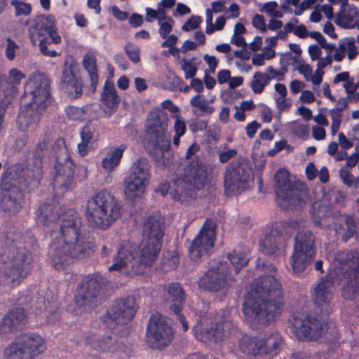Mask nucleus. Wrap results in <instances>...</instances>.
<instances>
[{"mask_svg": "<svg viewBox=\"0 0 359 359\" xmlns=\"http://www.w3.org/2000/svg\"><path fill=\"white\" fill-rule=\"evenodd\" d=\"M85 344L102 353H113L121 348V344L115 334H104L96 338L94 334L85 338Z\"/></svg>", "mask_w": 359, "mask_h": 359, "instance_id": "nucleus-26", "label": "nucleus"}, {"mask_svg": "<svg viewBox=\"0 0 359 359\" xmlns=\"http://www.w3.org/2000/svg\"><path fill=\"white\" fill-rule=\"evenodd\" d=\"M293 252L290 261L293 272L300 276L316 257L315 236L310 231H299L294 237Z\"/></svg>", "mask_w": 359, "mask_h": 359, "instance_id": "nucleus-12", "label": "nucleus"}, {"mask_svg": "<svg viewBox=\"0 0 359 359\" xmlns=\"http://www.w3.org/2000/svg\"><path fill=\"white\" fill-rule=\"evenodd\" d=\"M74 68V65L65 62L61 76V88L71 100H76L83 93L82 80L76 76Z\"/></svg>", "mask_w": 359, "mask_h": 359, "instance_id": "nucleus-24", "label": "nucleus"}, {"mask_svg": "<svg viewBox=\"0 0 359 359\" xmlns=\"http://www.w3.org/2000/svg\"><path fill=\"white\" fill-rule=\"evenodd\" d=\"M346 261L347 264L351 265L349 269H355L358 272V268L359 266V252L355 250L348 251L346 255Z\"/></svg>", "mask_w": 359, "mask_h": 359, "instance_id": "nucleus-51", "label": "nucleus"}, {"mask_svg": "<svg viewBox=\"0 0 359 359\" xmlns=\"http://www.w3.org/2000/svg\"><path fill=\"white\" fill-rule=\"evenodd\" d=\"M5 359H32L31 356L27 353L20 342L15 341L11 342L4 349Z\"/></svg>", "mask_w": 359, "mask_h": 359, "instance_id": "nucleus-43", "label": "nucleus"}, {"mask_svg": "<svg viewBox=\"0 0 359 359\" xmlns=\"http://www.w3.org/2000/svg\"><path fill=\"white\" fill-rule=\"evenodd\" d=\"M162 245L163 243L161 242L144 239L139 245L137 253L144 262L151 265L157 259Z\"/></svg>", "mask_w": 359, "mask_h": 359, "instance_id": "nucleus-33", "label": "nucleus"}, {"mask_svg": "<svg viewBox=\"0 0 359 359\" xmlns=\"http://www.w3.org/2000/svg\"><path fill=\"white\" fill-rule=\"evenodd\" d=\"M252 25L257 28L260 29L262 32H265L266 28V24L264 21V18L263 15L259 14H256L252 18Z\"/></svg>", "mask_w": 359, "mask_h": 359, "instance_id": "nucleus-61", "label": "nucleus"}, {"mask_svg": "<svg viewBox=\"0 0 359 359\" xmlns=\"http://www.w3.org/2000/svg\"><path fill=\"white\" fill-rule=\"evenodd\" d=\"M50 104V81L43 73L32 74L20 100L18 120L29 126L39 121L43 111Z\"/></svg>", "mask_w": 359, "mask_h": 359, "instance_id": "nucleus-5", "label": "nucleus"}, {"mask_svg": "<svg viewBox=\"0 0 359 359\" xmlns=\"http://www.w3.org/2000/svg\"><path fill=\"white\" fill-rule=\"evenodd\" d=\"M168 293L173 304L170 306V310L174 313L181 312L184 304V292L177 283H171L168 287Z\"/></svg>", "mask_w": 359, "mask_h": 359, "instance_id": "nucleus-37", "label": "nucleus"}, {"mask_svg": "<svg viewBox=\"0 0 359 359\" xmlns=\"http://www.w3.org/2000/svg\"><path fill=\"white\" fill-rule=\"evenodd\" d=\"M216 224L211 219H206L201 229L189 248V257L196 262L206 255L214 247Z\"/></svg>", "mask_w": 359, "mask_h": 359, "instance_id": "nucleus-21", "label": "nucleus"}, {"mask_svg": "<svg viewBox=\"0 0 359 359\" xmlns=\"http://www.w3.org/2000/svg\"><path fill=\"white\" fill-rule=\"evenodd\" d=\"M259 338L243 336L239 341V350L248 355H261Z\"/></svg>", "mask_w": 359, "mask_h": 359, "instance_id": "nucleus-42", "label": "nucleus"}, {"mask_svg": "<svg viewBox=\"0 0 359 359\" xmlns=\"http://www.w3.org/2000/svg\"><path fill=\"white\" fill-rule=\"evenodd\" d=\"M135 301L127 297L115 301L107 311L103 323L108 329H114L118 325L127 324L135 315Z\"/></svg>", "mask_w": 359, "mask_h": 359, "instance_id": "nucleus-17", "label": "nucleus"}, {"mask_svg": "<svg viewBox=\"0 0 359 359\" xmlns=\"http://www.w3.org/2000/svg\"><path fill=\"white\" fill-rule=\"evenodd\" d=\"M193 330L197 339L206 344H210L224 341L231 334L233 327L231 321L223 319L205 327L203 323H198Z\"/></svg>", "mask_w": 359, "mask_h": 359, "instance_id": "nucleus-19", "label": "nucleus"}, {"mask_svg": "<svg viewBox=\"0 0 359 359\" xmlns=\"http://www.w3.org/2000/svg\"><path fill=\"white\" fill-rule=\"evenodd\" d=\"M150 266L137 253L121 247L114 259L113 264L109 267V271H120L126 268V274L134 277L143 274Z\"/></svg>", "mask_w": 359, "mask_h": 359, "instance_id": "nucleus-18", "label": "nucleus"}, {"mask_svg": "<svg viewBox=\"0 0 359 359\" xmlns=\"http://www.w3.org/2000/svg\"><path fill=\"white\" fill-rule=\"evenodd\" d=\"M255 297L245 299L243 312L252 326L268 325L283 309V289L272 275L260 276L250 285Z\"/></svg>", "mask_w": 359, "mask_h": 359, "instance_id": "nucleus-3", "label": "nucleus"}, {"mask_svg": "<svg viewBox=\"0 0 359 359\" xmlns=\"http://www.w3.org/2000/svg\"><path fill=\"white\" fill-rule=\"evenodd\" d=\"M261 127V124L257 121H252L245 127L246 134L250 138H252L257 133V130Z\"/></svg>", "mask_w": 359, "mask_h": 359, "instance_id": "nucleus-62", "label": "nucleus"}, {"mask_svg": "<svg viewBox=\"0 0 359 359\" xmlns=\"http://www.w3.org/2000/svg\"><path fill=\"white\" fill-rule=\"evenodd\" d=\"M18 341L31 356L32 359L42 354L46 349V344L44 339L36 333H25L21 336Z\"/></svg>", "mask_w": 359, "mask_h": 359, "instance_id": "nucleus-28", "label": "nucleus"}, {"mask_svg": "<svg viewBox=\"0 0 359 359\" xmlns=\"http://www.w3.org/2000/svg\"><path fill=\"white\" fill-rule=\"evenodd\" d=\"M207 127L208 122L204 120L196 119L189 124V128L193 133L205 130Z\"/></svg>", "mask_w": 359, "mask_h": 359, "instance_id": "nucleus-57", "label": "nucleus"}, {"mask_svg": "<svg viewBox=\"0 0 359 359\" xmlns=\"http://www.w3.org/2000/svg\"><path fill=\"white\" fill-rule=\"evenodd\" d=\"M150 166L146 158H140L130 168L124 180L125 194L134 200L144 192L150 177Z\"/></svg>", "mask_w": 359, "mask_h": 359, "instance_id": "nucleus-15", "label": "nucleus"}, {"mask_svg": "<svg viewBox=\"0 0 359 359\" xmlns=\"http://www.w3.org/2000/svg\"><path fill=\"white\" fill-rule=\"evenodd\" d=\"M202 22V18L200 16L193 15L189 18L182 25V29L184 32H189L196 29Z\"/></svg>", "mask_w": 359, "mask_h": 359, "instance_id": "nucleus-54", "label": "nucleus"}, {"mask_svg": "<svg viewBox=\"0 0 359 359\" xmlns=\"http://www.w3.org/2000/svg\"><path fill=\"white\" fill-rule=\"evenodd\" d=\"M208 169L203 164L189 168L188 173L182 178H177L176 188L170 190V197L181 204L187 205L197 197V192L208 182Z\"/></svg>", "mask_w": 359, "mask_h": 359, "instance_id": "nucleus-9", "label": "nucleus"}, {"mask_svg": "<svg viewBox=\"0 0 359 359\" xmlns=\"http://www.w3.org/2000/svg\"><path fill=\"white\" fill-rule=\"evenodd\" d=\"M126 148L127 146L124 144L113 147L102 159V167L107 172L113 171L119 165Z\"/></svg>", "mask_w": 359, "mask_h": 359, "instance_id": "nucleus-36", "label": "nucleus"}, {"mask_svg": "<svg viewBox=\"0 0 359 359\" xmlns=\"http://www.w3.org/2000/svg\"><path fill=\"white\" fill-rule=\"evenodd\" d=\"M359 19L358 8L352 5L344 9H339L335 19V23L345 29H351L355 27Z\"/></svg>", "mask_w": 359, "mask_h": 359, "instance_id": "nucleus-34", "label": "nucleus"}, {"mask_svg": "<svg viewBox=\"0 0 359 359\" xmlns=\"http://www.w3.org/2000/svg\"><path fill=\"white\" fill-rule=\"evenodd\" d=\"M227 259L233 266L235 273H238L250 261L248 250L243 245L238 246L227 255Z\"/></svg>", "mask_w": 359, "mask_h": 359, "instance_id": "nucleus-40", "label": "nucleus"}, {"mask_svg": "<svg viewBox=\"0 0 359 359\" xmlns=\"http://www.w3.org/2000/svg\"><path fill=\"white\" fill-rule=\"evenodd\" d=\"M168 126L157 115H151L146 123L144 147L156 163H163L164 153L171 149L170 138L167 135Z\"/></svg>", "mask_w": 359, "mask_h": 359, "instance_id": "nucleus-11", "label": "nucleus"}, {"mask_svg": "<svg viewBox=\"0 0 359 359\" xmlns=\"http://www.w3.org/2000/svg\"><path fill=\"white\" fill-rule=\"evenodd\" d=\"M81 142L77 145V152L81 156H86L93 149V144L97 141L98 133L90 123H86L79 132Z\"/></svg>", "mask_w": 359, "mask_h": 359, "instance_id": "nucleus-31", "label": "nucleus"}, {"mask_svg": "<svg viewBox=\"0 0 359 359\" xmlns=\"http://www.w3.org/2000/svg\"><path fill=\"white\" fill-rule=\"evenodd\" d=\"M60 231L63 238L61 245H51V264L56 270L67 271L75 259L91 257L95 251V238L82 232L80 214L74 209L63 211Z\"/></svg>", "mask_w": 359, "mask_h": 359, "instance_id": "nucleus-2", "label": "nucleus"}, {"mask_svg": "<svg viewBox=\"0 0 359 359\" xmlns=\"http://www.w3.org/2000/svg\"><path fill=\"white\" fill-rule=\"evenodd\" d=\"M28 26V37L33 46H39L43 55L54 57L60 53L53 49V45L62 42V37L57 32L56 20L53 15H41L26 20Z\"/></svg>", "mask_w": 359, "mask_h": 359, "instance_id": "nucleus-8", "label": "nucleus"}, {"mask_svg": "<svg viewBox=\"0 0 359 359\" xmlns=\"http://www.w3.org/2000/svg\"><path fill=\"white\" fill-rule=\"evenodd\" d=\"M26 318L25 309L15 307L10 309L0 320V336L7 338L20 330Z\"/></svg>", "mask_w": 359, "mask_h": 359, "instance_id": "nucleus-25", "label": "nucleus"}, {"mask_svg": "<svg viewBox=\"0 0 359 359\" xmlns=\"http://www.w3.org/2000/svg\"><path fill=\"white\" fill-rule=\"evenodd\" d=\"M254 178L253 169L248 163L233 161L226 167L224 174L226 192L231 195L241 194L250 188Z\"/></svg>", "mask_w": 359, "mask_h": 359, "instance_id": "nucleus-14", "label": "nucleus"}, {"mask_svg": "<svg viewBox=\"0 0 359 359\" xmlns=\"http://www.w3.org/2000/svg\"><path fill=\"white\" fill-rule=\"evenodd\" d=\"M180 259L176 254H168V256H164L163 258L162 264L169 269H176L179 264Z\"/></svg>", "mask_w": 359, "mask_h": 359, "instance_id": "nucleus-55", "label": "nucleus"}, {"mask_svg": "<svg viewBox=\"0 0 359 359\" xmlns=\"http://www.w3.org/2000/svg\"><path fill=\"white\" fill-rule=\"evenodd\" d=\"M75 165L71 158L67 149H65V158L64 163L59 162L55 165V175L53 182V188L60 189L62 192L67 191L74 180Z\"/></svg>", "mask_w": 359, "mask_h": 359, "instance_id": "nucleus-23", "label": "nucleus"}, {"mask_svg": "<svg viewBox=\"0 0 359 359\" xmlns=\"http://www.w3.org/2000/svg\"><path fill=\"white\" fill-rule=\"evenodd\" d=\"M85 215L93 226L106 230L120 217L121 205L111 191L102 189L86 201Z\"/></svg>", "mask_w": 359, "mask_h": 359, "instance_id": "nucleus-7", "label": "nucleus"}, {"mask_svg": "<svg viewBox=\"0 0 359 359\" xmlns=\"http://www.w3.org/2000/svg\"><path fill=\"white\" fill-rule=\"evenodd\" d=\"M294 133L299 137L306 140L309 137V126L307 124L299 125L294 128Z\"/></svg>", "mask_w": 359, "mask_h": 359, "instance_id": "nucleus-60", "label": "nucleus"}, {"mask_svg": "<svg viewBox=\"0 0 359 359\" xmlns=\"http://www.w3.org/2000/svg\"><path fill=\"white\" fill-rule=\"evenodd\" d=\"M347 108V104L344 102L342 104V107H335L330 110V115L332 118V121H341L342 119V111L344 109Z\"/></svg>", "mask_w": 359, "mask_h": 359, "instance_id": "nucleus-58", "label": "nucleus"}, {"mask_svg": "<svg viewBox=\"0 0 359 359\" xmlns=\"http://www.w3.org/2000/svg\"><path fill=\"white\" fill-rule=\"evenodd\" d=\"M332 286L333 282L327 276L323 277L311 292L312 299L320 311L299 313L289 318L290 332L299 341H315L322 337L325 325L323 307L327 306L332 298Z\"/></svg>", "mask_w": 359, "mask_h": 359, "instance_id": "nucleus-4", "label": "nucleus"}, {"mask_svg": "<svg viewBox=\"0 0 359 359\" xmlns=\"http://www.w3.org/2000/svg\"><path fill=\"white\" fill-rule=\"evenodd\" d=\"M229 274L230 271L226 262L214 261L200 278L199 287L211 292H217L227 285Z\"/></svg>", "mask_w": 359, "mask_h": 359, "instance_id": "nucleus-20", "label": "nucleus"}, {"mask_svg": "<svg viewBox=\"0 0 359 359\" xmlns=\"http://www.w3.org/2000/svg\"><path fill=\"white\" fill-rule=\"evenodd\" d=\"M261 355L277 354V351L283 342L281 335L278 332H272L264 337L259 339Z\"/></svg>", "mask_w": 359, "mask_h": 359, "instance_id": "nucleus-39", "label": "nucleus"}, {"mask_svg": "<svg viewBox=\"0 0 359 359\" xmlns=\"http://www.w3.org/2000/svg\"><path fill=\"white\" fill-rule=\"evenodd\" d=\"M271 81L270 75L267 73L256 72L253 75V79L250 83V88L254 93H262L265 87L269 84Z\"/></svg>", "mask_w": 359, "mask_h": 359, "instance_id": "nucleus-44", "label": "nucleus"}, {"mask_svg": "<svg viewBox=\"0 0 359 359\" xmlns=\"http://www.w3.org/2000/svg\"><path fill=\"white\" fill-rule=\"evenodd\" d=\"M237 155V150L235 149H229L226 151H218L219 161L222 163L228 162L230 159Z\"/></svg>", "mask_w": 359, "mask_h": 359, "instance_id": "nucleus-56", "label": "nucleus"}, {"mask_svg": "<svg viewBox=\"0 0 359 359\" xmlns=\"http://www.w3.org/2000/svg\"><path fill=\"white\" fill-rule=\"evenodd\" d=\"M1 91L6 97H13L18 90V86L21 81L26 77L22 71L12 68L9 70L8 74H1Z\"/></svg>", "mask_w": 359, "mask_h": 359, "instance_id": "nucleus-29", "label": "nucleus"}, {"mask_svg": "<svg viewBox=\"0 0 359 359\" xmlns=\"http://www.w3.org/2000/svg\"><path fill=\"white\" fill-rule=\"evenodd\" d=\"M190 103L192 107L198 108L201 111V114H198L196 111V114L202 115L203 114H211L214 111V107L209 104L208 100L201 95H196L194 96Z\"/></svg>", "mask_w": 359, "mask_h": 359, "instance_id": "nucleus-45", "label": "nucleus"}, {"mask_svg": "<svg viewBox=\"0 0 359 359\" xmlns=\"http://www.w3.org/2000/svg\"><path fill=\"white\" fill-rule=\"evenodd\" d=\"M174 130L175 134H178L180 135H184L187 131L185 122L178 116L176 117L175 121Z\"/></svg>", "mask_w": 359, "mask_h": 359, "instance_id": "nucleus-63", "label": "nucleus"}, {"mask_svg": "<svg viewBox=\"0 0 359 359\" xmlns=\"http://www.w3.org/2000/svg\"><path fill=\"white\" fill-rule=\"evenodd\" d=\"M344 40L346 42L348 58L352 60L358 54V48L355 44V40L352 36L345 37Z\"/></svg>", "mask_w": 359, "mask_h": 359, "instance_id": "nucleus-53", "label": "nucleus"}, {"mask_svg": "<svg viewBox=\"0 0 359 359\" xmlns=\"http://www.w3.org/2000/svg\"><path fill=\"white\" fill-rule=\"evenodd\" d=\"M175 22L170 16H164L158 18V25L160 26L158 33L161 38L166 39L168 35L172 32Z\"/></svg>", "mask_w": 359, "mask_h": 359, "instance_id": "nucleus-46", "label": "nucleus"}, {"mask_svg": "<svg viewBox=\"0 0 359 359\" xmlns=\"http://www.w3.org/2000/svg\"><path fill=\"white\" fill-rule=\"evenodd\" d=\"M144 239L161 242L163 243L164 236L163 222L159 217L149 216L143 226Z\"/></svg>", "mask_w": 359, "mask_h": 359, "instance_id": "nucleus-32", "label": "nucleus"}, {"mask_svg": "<svg viewBox=\"0 0 359 359\" xmlns=\"http://www.w3.org/2000/svg\"><path fill=\"white\" fill-rule=\"evenodd\" d=\"M181 68L184 72V78L186 79H193L197 73V68L192 61L187 59H182L181 61Z\"/></svg>", "mask_w": 359, "mask_h": 359, "instance_id": "nucleus-50", "label": "nucleus"}, {"mask_svg": "<svg viewBox=\"0 0 359 359\" xmlns=\"http://www.w3.org/2000/svg\"><path fill=\"white\" fill-rule=\"evenodd\" d=\"M341 281L342 298L349 301L355 299L359 295V273L355 269H346Z\"/></svg>", "mask_w": 359, "mask_h": 359, "instance_id": "nucleus-27", "label": "nucleus"}, {"mask_svg": "<svg viewBox=\"0 0 359 359\" xmlns=\"http://www.w3.org/2000/svg\"><path fill=\"white\" fill-rule=\"evenodd\" d=\"M204 60L207 62L209 67L208 72L211 74H214L215 72L216 68L218 65V60L214 55H210L208 54H205L203 56Z\"/></svg>", "mask_w": 359, "mask_h": 359, "instance_id": "nucleus-59", "label": "nucleus"}, {"mask_svg": "<svg viewBox=\"0 0 359 359\" xmlns=\"http://www.w3.org/2000/svg\"><path fill=\"white\" fill-rule=\"evenodd\" d=\"M273 180L276 201L280 208L292 210L302 205L304 183L299 181L292 182L290 172L285 168L277 170Z\"/></svg>", "mask_w": 359, "mask_h": 359, "instance_id": "nucleus-10", "label": "nucleus"}, {"mask_svg": "<svg viewBox=\"0 0 359 359\" xmlns=\"http://www.w3.org/2000/svg\"><path fill=\"white\" fill-rule=\"evenodd\" d=\"M144 22L143 16L138 13H133L129 18V23L133 27H140Z\"/></svg>", "mask_w": 359, "mask_h": 359, "instance_id": "nucleus-64", "label": "nucleus"}, {"mask_svg": "<svg viewBox=\"0 0 359 359\" xmlns=\"http://www.w3.org/2000/svg\"><path fill=\"white\" fill-rule=\"evenodd\" d=\"M175 330L170 320L158 313L151 315L146 331V342L154 350L162 351L168 347L175 338Z\"/></svg>", "mask_w": 359, "mask_h": 359, "instance_id": "nucleus-13", "label": "nucleus"}, {"mask_svg": "<svg viewBox=\"0 0 359 359\" xmlns=\"http://www.w3.org/2000/svg\"><path fill=\"white\" fill-rule=\"evenodd\" d=\"M105 278L100 273H94L85 276L76 287L74 302L81 307L94 302L105 284Z\"/></svg>", "mask_w": 359, "mask_h": 359, "instance_id": "nucleus-16", "label": "nucleus"}, {"mask_svg": "<svg viewBox=\"0 0 359 359\" xmlns=\"http://www.w3.org/2000/svg\"><path fill=\"white\" fill-rule=\"evenodd\" d=\"M101 99L104 104L111 111H114L117 109L120 102L119 97L114 84L109 79H107L104 82Z\"/></svg>", "mask_w": 359, "mask_h": 359, "instance_id": "nucleus-38", "label": "nucleus"}, {"mask_svg": "<svg viewBox=\"0 0 359 359\" xmlns=\"http://www.w3.org/2000/svg\"><path fill=\"white\" fill-rule=\"evenodd\" d=\"M93 104H86L82 107L68 105L65 107L64 111L68 119L74 121L83 122L93 116Z\"/></svg>", "mask_w": 359, "mask_h": 359, "instance_id": "nucleus-35", "label": "nucleus"}, {"mask_svg": "<svg viewBox=\"0 0 359 359\" xmlns=\"http://www.w3.org/2000/svg\"><path fill=\"white\" fill-rule=\"evenodd\" d=\"M10 4L15 8V16H28L32 11V6L29 3L20 0H11Z\"/></svg>", "mask_w": 359, "mask_h": 359, "instance_id": "nucleus-47", "label": "nucleus"}, {"mask_svg": "<svg viewBox=\"0 0 359 359\" xmlns=\"http://www.w3.org/2000/svg\"><path fill=\"white\" fill-rule=\"evenodd\" d=\"M18 240L5 238V248L0 255V283L4 285L13 287L29 274L33 257L25 248L17 247Z\"/></svg>", "mask_w": 359, "mask_h": 359, "instance_id": "nucleus-6", "label": "nucleus"}, {"mask_svg": "<svg viewBox=\"0 0 359 359\" xmlns=\"http://www.w3.org/2000/svg\"><path fill=\"white\" fill-rule=\"evenodd\" d=\"M19 49L18 45L11 38L6 39L5 55L8 60L12 61L15 59V51Z\"/></svg>", "mask_w": 359, "mask_h": 359, "instance_id": "nucleus-52", "label": "nucleus"}, {"mask_svg": "<svg viewBox=\"0 0 359 359\" xmlns=\"http://www.w3.org/2000/svg\"><path fill=\"white\" fill-rule=\"evenodd\" d=\"M339 177L342 182L348 187L353 186L355 187H359V177H355L349 171L341 168L339 170Z\"/></svg>", "mask_w": 359, "mask_h": 359, "instance_id": "nucleus-49", "label": "nucleus"}, {"mask_svg": "<svg viewBox=\"0 0 359 359\" xmlns=\"http://www.w3.org/2000/svg\"><path fill=\"white\" fill-rule=\"evenodd\" d=\"M287 236L284 232L282 223L272 224L270 231L262 242L263 248L267 255L280 256L285 253Z\"/></svg>", "mask_w": 359, "mask_h": 359, "instance_id": "nucleus-22", "label": "nucleus"}, {"mask_svg": "<svg viewBox=\"0 0 359 359\" xmlns=\"http://www.w3.org/2000/svg\"><path fill=\"white\" fill-rule=\"evenodd\" d=\"M83 65L88 72L90 81L88 91L89 93L93 94L96 90L98 83V74L95 57L93 55H85L83 59Z\"/></svg>", "mask_w": 359, "mask_h": 359, "instance_id": "nucleus-41", "label": "nucleus"}, {"mask_svg": "<svg viewBox=\"0 0 359 359\" xmlns=\"http://www.w3.org/2000/svg\"><path fill=\"white\" fill-rule=\"evenodd\" d=\"M60 211L61 208L57 203H43L39 206L36 216L38 222L43 226H50L60 219L62 215Z\"/></svg>", "mask_w": 359, "mask_h": 359, "instance_id": "nucleus-30", "label": "nucleus"}, {"mask_svg": "<svg viewBox=\"0 0 359 359\" xmlns=\"http://www.w3.org/2000/svg\"><path fill=\"white\" fill-rule=\"evenodd\" d=\"M46 138L39 142L32 152V158L25 166L22 163L8 167L1 175V206L4 212L19 211L24 202V194L18 185L34 190L39 187L43 174V159L48 151Z\"/></svg>", "mask_w": 359, "mask_h": 359, "instance_id": "nucleus-1", "label": "nucleus"}, {"mask_svg": "<svg viewBox=\"0 0 359 359\" xmlns=\"http://www.w3.org/2000/svg\"><path fill=\"white\" fill-rule=\"evenodd\" d=\"M124 50L128 58L133 63H138L140 61V48L133 43H127Z\"/></svg>", "mask_w": 359, "mask_h": 359, "instance_id": "nucleus-48", "label": "nucleus"}]
</instances>
